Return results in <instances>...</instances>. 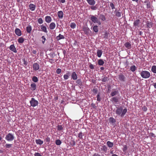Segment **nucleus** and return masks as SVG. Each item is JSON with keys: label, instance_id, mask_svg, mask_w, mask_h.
Listing matches in <instances>:
<instances>
[{"label": "nucleus", "instance_id": "1", "mask_svg": "<svg viewBox=\"0 0 156 156\" xmlns=\"http://www.w3.org/2000/svg\"><path fill=\"white\" fill-rule=\"evenodd\" d=\"M127 109L126 108L123 109L122 106L117 108L115 110V113L118 115L123 117L127 112Z\"/></svg>", "mask_w": 156, "mask_h": 156}, {"label": "nucleus", "instance_id": "2", "mask_svg": "<svg viewBox=\"0 0 156 156\" xmlns=\"http://www.w3.org/2000/svg\"><path fill=\"white\" fill-rule=\"evenodd\" d=\"M141 76L144 78L147 79L151 76L150 73L147 71H142L140 73Z\"/></svg>", "mask_w": 156, "mask_h": 156}, {"label": "nucleus", "instance_id": "3", "mask_svg": "<svg viewBox=\"0 0 156 156\" xmlns=\"http://www.w3.org/2000/svg\"><path fill=\"white\" fill-rule=\"evenodd\" d=\"M90 19L92 22L94 23H97L98 25L101 24V22L98 19V18L94 15H91Z\"/></svg>", "mask_w": 156, "mask_h": 156}, {"label": "nucleus", "instance_id": "4", "mask_svg": "<svg viewBox=\"0 0 156 156\" xmlns=\"http://www.w3.org/2000/svg\"><path fill=\"white\" fill-rule=\"evenodd\" d=\"M15 139L14 135L11 133H9L5 137V140L8 141H13Z\"/></svg>", "mask_w": 156, "mask_h": 156}, {"label": "nucleus", "instance_id": "5", "mask_svg": "<svg viewBox=\"0 0 156 156\" xmlns=\"http://www.w3.org/2000/svg\"><path fill=\"white\" fill-rule=\"evenodd\" d=\"M30 103L31 105L33 107L37 106L38 103V101L36 100L34 98H32L31 100L30 101Z\"/></svg>", "mask_w": 156, "mask_h": 156}, {"label": "nucleus", "instance_id": "6", "mask_svg": "<svg viewBox=\"0 0 156 156\" xmlns=\"http://www.w3.org/2000/svg\"><path fill=\"white\" fill-rule=\"evenodd\" d=\"M33 70L35 71L38 70L40 68L39 65L37 63H35L33 65Z\"/></svg>", "mask_w": 156, "mask_h": 156}, {"label": "nucleus", "instance_id": "7", "mask_svg": "<svg viewBox=\"0 0 156 156\" xmlns=\"http://www.w3.org/2000/svg\"><path fill=\"white\" fill-rule=\"evenodd\" d=\"M119 80L122 82H125L126 77L123 74H120L118 76Z\"/></svg>", "mask_w": 156, "mask_h": 156}, {"label": "nucleus", "instance_id": "8", "mask_svg": "<svg viewBox=\"0 0 156 156\" xmlns=\"http://www.w3.org/2000/svg\"><path fill=\"white\" fill-rule=\"evenodd\" d=\"M83 30L85 34L86 35H88L89 34V32L90 31L89 28L87 27H84L83 28Z\"/></svg>", "mask_w": 156, "mask_h": 156}, {"label": "nucleus", "instance_id": "9", "mask_svg": "<svg viewBox=\"0 0 156 156\" xmlns=\"http://www.w3.org/2000/svg\"><path fill=\"white\" fill-rule=\"evenodd\" d=\"M15 32L16 34L18 36H20L22 35L21 31L18 28H16L15 30Z\"/></svg>", "mask_w": 156, "mask_h": 156}, {"label": "nucleus", "instance_id": "10", "mask_svg": "<svg viewBox=\"0 0 156 156\" xmlns=\"http://www.w3.org/2000/svg\"><path fill=\"white\" fill-rule=\"evenodd\" d=\"M114 12L115 13V16L118 17H121V14L122 13V12L120 11V10L119 9V10H115Z\"/></svg>", "mask_w": 156, "mask_h": 156}, {"label": "nucleus", "instance_id": "11", "mask_svg": "<svg viewBox=\"0 0 156 156\" xmlns=\"http://www.w3.org/2000/svg\"><path fill=\"white\" fill-rule=\"evenodd\" d=\"M10 50L14 53H16L17 52L16 48H15L14 44L11 45L9 47Z\"/></svg>", "mask_w": 156, "mask_h": 156}, {"label": "nucleus", "instance_id": "12", "mask_svg": "<svg viewBox=\"0 0 156 156\" xmlns=\"http://www.w3.org/2000/svg\"><path fill=\"white\" fill-rule=\"evenodd\" d=\"M36 6L35 5L33 4H30L29 5V7L31 11H34L36 8Z\"/></svg>", "mask_w": 156, "mask_h": 156}, {"label": "nucleus", "instance_id": "13", "mask_svg": "<svg viewBox=\"0 0 156 156\" xmlns=\"http://www.w3.org/2000/svg\"><path fill=\"white\" fill-rule=\"evenodd\" d=\"M45 21L47 23H50L51 20L52 19L51 17L50 16H46L45 18Z\"/></svg>", "mask_w": 156, "mask_h": 156}, {"label": "nucleus", "instance_id": "14", "mask_svg": "<svg viewBox=\"0 0 156 156\" xmlns=\"http://www.w3.org/2000/svg\"><path fill=\"white\" fill-rule=\"evenodd\" d=\"M71 78L73 80H76L77 79V76L75 72H73L71 74Z\"/></svg>", "mask_w": 156, "mask_h": 156}, {"label": "nucleus", "instance_id": "15", "mask_svg": "<svg viewBox=\"0 0 156 156\" xmlns=\"http://www.w3.org/2000/svg\"><path fill=\"white\" fill-rule=\"evenodd\" d=\"M58 16L59 18L62 19L63 17V13L62 11H59L57 12Z\"/></svg>", "mask_w": 156, "mask_h": 156}, {"label": "nucleus", "instance_id": "16", "mask_svg": "<svg viewBox=\"0 0 156 156\" xmlns=\"http://www.w3.org/2000/svg\"><path fill=\"white\" fill-rule=\"evenodd\" d=\"M70 73L69 71H67L66 73L64 74L63 76V78L64 80H67L69 78Z\"/></svg>", "mask_w": 156, "mask_h": 156}, {"label": "nucleus", "instance_id": "17", "mask_svg": "<svg viewBox=\"0 0 156 156\" xmlns=\"http://www.w3.org/2000/svg\"><path fill=\"white\" fill-rule=\"evenodd\" d=\"M87 3L91 5H94L95 4V1L94 0H86Z\"/></svg>", "mask_w": 156, "mask_h": 156}, {"label": "nucleus", "instance_id": "18", "mask_svg": "<svg viewBox=\"0 0 156 156\" xmlns=\"http://www.w3.org/2000/svg\"><path fill=\"white\" fill-rule=\"evenodd\" d=\"M40 27L42 31L46 33H47L48 32V31L47 30V27L46 26L42 25H41Z\"/></svg>", "mask_w": 156, "mask_h": 156}, {"label": "nucleus", "instance_id": "19", "mask_svg": "<svg viewBox=\"0 0 156 156\" xmlns=\"http://www.w3.org/2000/svg\"><path fill=\"white\" fill-rule=\"evenodd\" d=\"M140 23V20L139 19H137L134 21L133 25L135 27H138L139 24Z\"/></svg>", "mask_w": 156, "mask_h": 156}, {"label": "nucleus", "instance_id": "20", "mask_svg": "<svg viewBox=\"0 0 156 156\" xmlns=\"http://www.w3.org/2000/svg\"><path fill=\"white\" fill-rule=\"evenodd\" d=\"M111 101L115 103H117L119 101L118 98L117 97H115L112 98Z\"/></svg>", "mask_w": 156, "mask_h": 156}, {"label": "nucleus", "instance_id": "21", "mask_svg": "<svg viewBox=\"0 0 156 156\" xmlns=\"http://www.w3.org/2000/svg\"><path fill=\"white\" fill-rule=\"evenodd\" d=\"M56 25L54 22L51 23L49 25V28L51 30H53L55 27Z\"/></svg>", "mask_w": 156, "mask_h": 156}, {"label": "nucleus", "instance_id": "22", "mask_svg": "<svg viewBox=\"0 0 156 156\" xmlns=\"http://www.w3.org/2000/svg\"><path fill=\"white\" fill-rule=\"evenodd\" d=\"M98 63L99 66H103L105 62L102 59H100L98 60Z\"/></svg>", "mask_w": 156, "mask_h": 156}, {"label": "nucleus", "instance_id": "23", "mask_svg": "<svg viewBox=\"0 0 156 156\" xmlns=\"http://www.w3.org/2000/svg\"><path fill=\"white\" fill-rule=\"evenodd\" d=\"M99 18L102 21H104L106 20V18L105 16L102 14H100V15Z\"/></svg>", "mask_w": 156, "mask_h": 156}, {"label": "nucleus", "instance_id": "24", "mask_svg": "<svg viewBox=\"0 0 156 156\" xmlns=\"http://www.w3.org/2000/svg\"><path fill=\"white\" fill-rule=\"evenodd\" d=\"M125 47L128 49H130L131 48V45L129 42H126L124 44Z\"/></svg>", "mask_w": 156, "mask_h": 156}, {"label": "nucleus", "instance_id": "25", "mask_svg": "<svg viewBox=\"0 0 156 156\" xmlns=\"http://www.w3.org/2000/svg\"><path fill=\"white\" fill-rule=\"evenodd\" d=\"M56 38L58 41L62 39H64L65 37L63 35L59 34L58 36L56 37Z\"/></svg>", "mask_w": 156, "mask_h": 156}, {"label": "nucleus", "instance_id": "26", "mask_svg": "<svg viewBox=\"0 0 156 156\" xmlns=\"http://www.w3.org/2000/svg\"><path fill=\"white\" fill-rule=\"evenodd\" d=\"M35 142L37 144L39 145H41L43 143V141L40 139L36 140Z\"/></svg>", "mask_w": 156, "mask_h": 156}, {"label": "nucleus", "instance_id": "27", "mask_svg": "<svg viewBox=\"0 0 156 156\" xmlns=\"http://www.w3.org/2000/svg\"><path fill=\"white\" fill-rule=\"evenodd\" d=\"M106 144L108 147L110 148L112 147L114 145L113 143L109 141H108L107 142Z\"/></svg>", "mask_w": 156, "mask_h": 156}, {"label": "nucleus", "instance_id": "28", "mask_svg": "<svg viewBox=\"0 0 156 156\" xmlns=\"http://www.w3.org/2000/svg\"><path fill=\"white\" fill-rule=\"evenodd\" d=\"M102 54V51L101 50L98 49L97 51V56L100 58L101 57Z\"/></svg>", "mask_w": 156, "mask_h": 156}, {"label": "nucleus", "instance_id": "29", "mask_svg": "<svg viewBox=\"0 0 156 156\" xmlns=\"http://www.w3.org/2000/svg\"><path fill=\"white\" fill-rule=\"evenodd\" d=\"M31 90H35L36 88V85L35 83H33L30 85Z\"/></svg>", "mask_w": 156, "mask_h": 156}, {"label": "nucleus", "instance_id": "30", "mask_svg": "<svg viewBox=\"0 0 156 156\" xmlns=\"http://www.w3.org/2000/svg\"><path fill=\"white\" fill-rule=\"evenodd\" d=\"M32 30L31 26L30 25H28L27 27V31L28 33H30Z\"/></svg>", "mask_w": 156, "mask_h": 156}, {"label": "nucleus", "instance_id": "31", "mask_svg": "<svg viewBox=\"0 0 156 156\" xmlns=\"http://www.w3.org/2000/svg\"><path fill=\"white\" fill-rule=\"evenodd\" d=\"M93 30L95 33H97L98 31V26L97 25L94 26L93 27Z\"/></svg>", "mask_w": 156, "mask_h": 156}, {"label": "nucleus", "instance_id": "32", "mask_svg": "<svg viewBox=\"0 0 156 156\" xmlns=\"http://www.w3.org/2000/svg\"><path fill=\"white\" fill-rule=\"evenodd\" d=\"M136 69V66L135 65H133L130 67V69L133 72H134Z\"/></svg>", "mask_w": 156, "mask_h": 156}, {"label": "nucleus", "instance_id": "33", "mask_svg": "<svg viewBox=\"0 0 156 156\" xmlns=\"http://www.w3.org/2000/svg\"><path fill=\"white\" fill-rule=\"evenodd\" d=\"M118 93V91L117 90H114L113 91H112L110 95L112 97H113L115 96V95H116Z\"/></svg>", "mask_w": 156, "mask_h": 156}, {"label": "nucleus", "instance_id": "34", "mask_svg": "<svg viewBox=\"0 0 156 156\" xmlns=\"http://www.w3.org/2000/svg\"><path fill=\"white\" fill-rule=\"evenodd\" d=\"M24 41V39L22 37H20L18 39V42L19 43H23Z\"/></svg>", "mask_w": 156, "mask_h": 156}, {"label": "nucleus", "instance_id": "35", "mask_svg": "<svg viewBox=\"0 0 156 156\" xmlns=\"http://www.w3.org/2000/svg\"><path fill=\"white\" fill-rule=\"evenodd\" d=\"M76 27V24L74 22H72L70 25V27L73 29H74Z\"/></svg>", "mask_w": 156, "mask_h": 156}, {"label": "nucleus", "instance_id": "36", "mask_svg": "<svg viewBox=\"0 0 156 156\" xmlns=\"http://www.w3.org/2000/svg\"><path fill=\"white\" fill-rule=\"evenodd\" d=\"M151 70L153 73H156V66H152Z\"/></svg>", "mask_w": 156, "mask_h": 156}, {"label": "nucleus", "instance_id": "37", "mask_svg": "<svg viewBox=\"0 0 156 156\" xmlns=\"http://www.w3.org/2000/svg\"><path fill=\"white\" fill-rule=\"evenodd\" d=\"M144 3L146 4L147 7L148 8L150 7V3L149 1H146L144 2Z\"/></svg>", "mask_w": 156, "mask_h": 156}, {"label": "nucleus", "instance_id": "38", "mask_svg": "<svg viewBox=\"0 0 156 156\" xmlns=\"http://www.w3.org/2000/svg\"><path fill=\"white\" fill-rule=\"evenodd\" d=\"M109 120V122L111 123H114L116 122L115 120L112 117H110Z\"/></svg>", "mask_w": 156, "mask_h": 156}, {"label": "nucleus", "instance_id": "39", "mask_svg": "<svg viewBox=\"0 0 156 156\" xmlns=\"http://www.w3.org/2000/svg\"><path fill=\"white\" fill-rule=\"evenodd\" d=\"M55 144L57 145H59L62 143V142H61V140H58V139L56 140H55Z\"/></svg>", "mask_w": 156, "mask_h": 156}, {"label": "nucleus", "instance_id": "40", "mask_svg": "<svg viewBox=\"0 0 156 156\" xmlns=\"http://www.w3.org/2000/svg\"><path fill=\"white\" fill-rule=\"evenodd\" d=\"M76 142L74 140H72L70 142V144L71 146L73 147L75 145Z\"/></svg>", "mask_w": 156, "mask_h": 156}, {"label": "nucleus", "instance_id": "41", "mask_svg": "<svg viewBox=\"0 0 156 156\" xmlns=\"http://www.w3.org/2000/svg\"><path fill=\"white\" fill-rule=\"evenodd\" d=\"M32 80L34 82H37L38 81L37 78L36 76H34L32 77Z\"/></svg>", "mask_w": 156, "mask_h": 156}, {"label": "nucleus", "instance_id": "42", "mask_svg": "<svg viewBox=\"0 0 156 156\" xmlns=\"http://www.w3.org/2000/svg\"><path fill=\"white\" fill-rule=\"evenodd\" d=\"M63 129V127L62 125H58L57 126V130L58 131H61Z\"/></svg>", "mask_w": 156, "mask_h": 156}, {"label": "nucleus", "instance_id": "43", "mask_svg": "<svg viewBox=\"0 0 156 156\" xmlns=\"http://www.w3.org/2000/svg\"><path fill=\"white\" fill-rule=\"evenodd\" d=\"M83 133H82L81 132H80L78 134V137H79V138H80L81 139H83Z\"/></svg>", "mask_w": 156, "mask_h": 156}, {"label": "nucleus", "instance_id": "44", "mask_svg": "<svg viewBox=\"0 0 156 156\" xmlns=\"http://www.w3.org/2000/svg\"><path fill=\"white\" fill-rule=\"evenodd\" d=\"M90 8L92 10H96L97 9V5H92L90 7Z\"/></svg>", "mask_w": 156, "mask_h": 156}, {"label": "nucleus", "instance_id": "45", "mask_svg": "<svg viewBox=\"0 0 156 156\" xmlns=\"http://www.w3.org/2000/svg\"><path fill=\"white\" fill-rule=\"evenodd\" d=\"M38 23L40 24H42L43 22V21L41 18H39L37 20Z\"/></svg>", "mask_w": 156, "mask_h": 156}, {"label": "nucleus", "instance_id": "46", "mask_svg": "<svg viewBox=\"0 0 156 156\" xmlns=\"http://www.w3.org/2000/svg\"><path fill=\"white\" fill-rule=\"evenodd\" d=\"M147 27L151 28L152 27V23L151 22H148L147 23Z\"/></svg>", "mask_w": 156, "mask_h": 156}, {"label": "nucleus", "instance_id": "47", "mask_svg": "<svg viewBox=\"0 0 156 156\" xmlns=\"http://www.w3.org/2000/svg\"><path fill=\"white\" fill-rule=\"evenodd\" d=\"M109 33H108L105 32L104 34L103 35V38H107L108 37V36Z\"/></svg>", "mask_w": 156, "mask_h": 156}, {"label": "nucleus", "instance_id": "48", "mask_svg": "<svg viewBox=\"0 0 156 156\" xmlns=\"http://www.w3.org/2000/svg\"><path fill=\"white\" fill-rule=\"evenodd\" d=\"M108 78L107 76H104L102 79L101 81L103 82H106L107 81Z\"/></svg>", "mask_w": 156, "mask_h": 156}, {"label": "nucleus", "instance_id": "49", "mask_svg": "<svg viewBox=\"0 0 156 156\" xmlns=\"http://www.w3.org/2000/svg\"><path fill=\"white\" fill-rule=\"evenodd\" d=\"M92 91L94 94H96L98 93V90L97 88H94L92 90Z\"/></svg>", "mask_w": 156, "mask_h": 156}, {"label": "nucleus", "instance_id": "50", "mask_svg": "<svg viewBox=\"0 0 156 156\" xmlns=\"http://www.w3.org/2000/svg\"><path fill=\"white\" fill-rule=\"evenodd\" d=\"M123 147V148L122 149V150L124 152H125L127 149V147L126 145H124Z\"/></svg>", "mask_w": 156, "mask_h": 156}, {"label": "nucleus", "instance_id": "51", "mask_svg": "<svg viewBox=\"0 0 156 156\" xmlns=\"http://www.w3.org/2000/svg\"><path fill=\"white\" fill-rule=\"evenodd\" d=\"M22 61L23 62V64L25 66H27V62L25 60L24 58L22 59Z\"/></svg>", "mask_w": 156, "mask_h": 156}, {"label": "nucleus", "instance_id": "52", "mask_svg": "<svg viewBox=\"0 0 156 156\" xmlns=\"http://www.w3.org/2000/svg\"><path fill=\"white\" fill-rule=\"evenodd\" d=\"M97 101L100 102L101 101V98L100 95L99 94H98L97 95Z\"/></svg>", "mask_w": 156, "mask_h": 156}, {"label": "nucleus", "instance_id": "53", "mask_svg": "<svg viewBox=\"0 0 156 156\" xmlns=\"http://www.w3.org/2000/svg\"><path fill=\"white\" fill-rule=\"evenodd\" d=\"M12 144H6L5 145V146L6 148H9L12 147Z\"/></svg>", "mask_w": 156, "mask_h": 156}, {"label": "nucleus", "instance_id": "54", "mask_svg": "<svg viewBox=\"0 0 156 156\" xmlns=\"http://www.w3.org/2000/svg\"><path fill=\"white\" fill-rule=\"evenodd\" d=\"M41 38L42 39V43L43 44H44L45 42V41L46 40V39L44 36H43Z\"/></svg>", "mask_w": 156, "mask_h": 156}, {"label": "nucleus", "instance_id": "55", "mask_svg": "<svg viewBox=\"0 0 156 156\" xmlns=\"http://www.w3.org/2000/svg\"><path fill=\"white\" fill-rule=\"evenodd\" d=\"M62 70L58 68L56 70V72L58 74H60Z\"/></svg>", "mask_w": 156, "mask_h": 156}, {"label": "nucleus", "instance_id": "56", "mask_svg": "<svg viewBox=\"0 0 156 156\" xmlns=\"http://www.w3.org/2000/svg\"><path fill=\"white\" fill-rule=\"evenodd\" d=\"M147 108L145 106H144L142 108V110L144 112H146L147 110Z\"/></svg>", "mask_w": 156, "mask_h": 156}, {"label": "nucleus", "instance_id": "57", "mask_svg": "<svg viewBox=\"0 0 156 156\" xmlns=\"http://www.w3.org/2000/svg\"><path fill=\"white\" fill-rule=\"evenodd\" d=\"M45 140L47 142L49 143L50 140V138L48 137H47L45 138Z\"/></svg>", "mask_w": 156, "mask_h": 156}, {"label": "nucleus", "instance_id": "58", "mask_svg": "<svg viewBox=\"0 0 156 156\" xmlns=\"http://www.w3.org/2000/svg\"><path fill=\"white\" fill-rule=\"evenodd\" d=\"M107 147L105 145H104L102 147V150L104 151H106L107 150Z\"/></svg>", "mask_w": 156, "mask_h": 156}, {"label": "nucleus", "instance_id": "59", "mask_svg": "<svg viewBox=\"0 0 156 156\" xmlns=\"http://www.w3.org/2000/svg\"><path fill=\"white\" fill-rule=\"evenodd\" d=\"M150 136H151L153 137L154 138H155L156 137V136H155V134L152 133H150Z\"/></svg>", "mask_w": 156, "mask_h": 156}, {"label": "nucleus", "instance_id": "60", "mask_svg": "<svg viewBox=\"0 0 156 156\" xmlns=\"http://www.w3.org/2000/svg\"><path fill=\"white\" fill-rule=\"evenodd\" d=\"M110 6L111 7L112 9H115V6L114 4L113 3H111L110 4Z\"/></svg>", "mask_w": 156, "mask_h": 156}, {"label": "nucleus", "instance_id": "61", "mask_svg": "<svg viewBox=\"0 0 156 156\" xmlns=\"http://www.w3.org/2000/svg\"><path fill=\"white\" fill-rule=\"evenodd\" d=\"M89 67L90 69H94V68L93 65L91 64L90 65Z\"/></svg>", "mask_w": 156, "mask_h": 156}, {"label": "nucleus", "instance_id": "62", "mask_svg": "<svg viewBox=\"0 0 156 156\" xmlns=\"http://www.w3.org/2000/svg\"><path fill=\"white\" fill-rule=\"evenodd\" d=\"M76 83L78 84H80L81 83V81L80 79H78L76 81Z\"/></svg>", "mask_w": 156, "mask_h": 156}, {"label": "nucleus", "instance_id": "63", "mask_svg": "<svg viewBox=\"0 0 156 156\" xmlns=\"http://www.w3.org/2000/svg\"><path fill=\"white\" fill-rule=\"evenodd\" d=\"M34 156H42L38 152L35 153L34 154Z\"/></svg>", "mask_w": 156, "mask_h": 156}, {"label": "nucleus", "instance_id": "64", "mask_svg": "<svg viewBox=\"0 0 156 156\" xmlns=\"http://www.w3.org/2000/svg\"><path fill=\"white\" fill-rule=\"evenodd\" d=\"M91 106L93 108H95L96 107V105L95 104L92 103L91 104Z\"/></svg>", "mask_w": 156, "mask_h": 156}]
</instances>
